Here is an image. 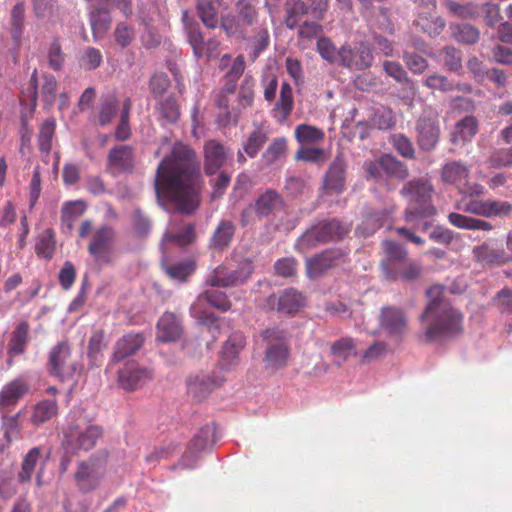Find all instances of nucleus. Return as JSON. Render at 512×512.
I'll return each mask as SVG.
<instances>
[{"mask_svg":"<svg viewBox=\"0 0 512 512\" xmlns=\"http://www.w3.org/2000/svg\"><path fill=\"white\" fill-rule=\"evenodd\" d=\"M203 185L201 164L195 150L181 142L175 143L156 169L154 187L157 197L173 203L178 211L190 214L200 204Z\"/></svg>","mask_w":512,"mask_h":512,"instance_id":"f257e3e1","label":"nucleus"},{"mask_svg":"<svg viewBox=\"0 0 512 512\" xmlns=\"http://www.w3.org/2000/svg\"><path fill=\"white\" fill-rule=\"evenodd\" d=\"M443 292L444 288L440 285H434L427 290L430 301L420 317L421 322H426V342L455 336L463 331V314L443 297Z\"/></svg>","mask_w":512,"mask_h":512,"instance_id":"f03ea898","label":"nucleus"},{"mask_svg":"<svg viewBox=\"0 0 512 512\" xmlns=\"http://www.w3.org/2000/svg\"><path fill=\"white\" fill-rule=\"evenodd\" d=\"M434 193V185L428 177L414 178L402 186L400 195L408 202L404 212L407 223L415 225L419 220L436 214L432 203Z\"/></svg>","mask_w":512,"mask_h":512,"instance_id":"7ed1b4c3","label":"nucleus"},{"mask_svg":"<svg viewBox=\"0 0 512 512\" xmlns=\"http://www.w3.org/2000/svg\"><path fill=\"white\" fill-rule=\"evenodd\" d=\"M261 336L266 343L263 357L264 369L276 373L284 369L290 359V343L287 331L278 327L267 328Z\"/></svg>","mask_w":512,"mask_h":512,"instance_id":"20e7f679","label":"nucleus"},{"mask_svg":"<svg viewBox=\"0 0 512 512\" xmlns=\"http://www.w3.org/2000/svg\"><path fill=\"white\" fill-rule=\"evenodd\" d=\"M349 230L348 226L337 219L320 221L298 238L296 249L305 253L320 244L341 240L349 233Z\"/></svg>","mask_w":512,"mask_h":512,"instance_id":"39448f33","label":"nucleus"},{"mask_svg":"<svg viewBox=\"0 0 512 512\" xmlns=\"http://www.w3.org/2000/svg\"><path fill=\"white\" fill-rule=\"evenodd\" d=\"M231 260L235 264V268L229 267L228 263L215 268L207 281L210 286L229 288L248 281L254 272L253 260L238 252L233 254Z\"/></svg>","mask_w":512,"mask_h":512,"instance_id":"423d86ee","label":"nucleus"},{"mask_svg":"<svg viewBox=\"0 0 512 512\" xmlns=\"http://www.w3.org/2000/svg\"><path fill=\"white\" fill-rule=\"evenodd\" d=\"M469 176L470 167L460 160L446 162L440 173L441 181L454 186L459 194L470 198L484 195L485 187L480 183L469 182Z\"/></svg>","mask_w":512,"mask_h":512,"instance_id":"0eeeda50","label":"nucleus"},{"mask_svg":"<svg viewBox=\"0 0 512 512\" xmlns=\"http://www.w3.org/2000/svg\"><path fill=\"white\" fill-rule=\"evenodd\" d=\"M102 429L97 425L70 423L63 430L62 447L66 453L75 454L79 450L92 449L101 437Z\"/></svg>","mask_w":512,"mask_h":512,"instance_id":"6e6552de","label":"nucleus"},{"mask_svg":"<svg viewBox=\"0 0 512 512\" xmlns=\"http://www.w3.org/2000/svg\"><path fill=\"white\" fill-rule=\"evenodd\" d=\"M105 471L106 466L103 460L89 457L86 460L80 461L74 473L77 489L83 494L95 491L100 486Z\"/></svg>","mask_w":512,"mask_h":512,"instance_id":"1a4fd4ad","label":"nucleus"},{"mask_svg":"<svg viewBox=\"0 0 512 512\" xmlns=\"http://www.w3.org/2000/svg\"><path fill=\"white\" fill-rule=\"evenodd\" d=\"M81 370L80 364L71 357L67 342L63 341L54 346L49 353V373L61 380L72 378Z\"/></svg>","mask_w":512,"mask_h":512,"instance_id":"9d476101","label":"nucleus"},{"mask_svg":"<svg viewBox=\"0 0 512 512\" xmlns=\"http://www.w3.org/2000/svg\"><path fill=\"white\" fill-rule=\"evenodd\" d=\"M338 58L341 65L355 71L365 70L373 62V54L370 47L362 41L343 45L338 51Z\"/></svg>","mask_w":512,"mask_h":512,"instance_id":"9b49d317","label":"nucleus"},{"mask_svg":"<svg viewBox=\"0 0 512 512\" xmlns=\"http://www.w3.org/2000/svg\"><path fill=\"white\" fill-rule=\"evenodd\" d=\"M154 377L152 369L139 364L136 361H128L118 371L119 386L127 391L133 392L150 382Z\"/></svg>","mask_w":512,"mask_h":512,"instance_id":"f8f14e48","label":"nucleus"},{"mask_svg":"<svg viewBox=\"0 0 512 512\" xmlns=\"http://www.w3.org/2000/svg\"><path fill=\"white\" fill-rule=\"evenodd\" d=\"M135 149L131 145H116L107 154L106 168L113 175L131 173L135 168Z\"/></svg>","mask_w":512,"mask_h":512,"instance_id":"ddd939ff","label":"nucleus"},{"mask_svg":"<svg viewBox=\"0 0 512 512\" xmlns=\"http://www.w3.org/2000/svg\"><path fill=\"white\" fill-rule=\"evenodd\" d=\"M379 326L389 336H402L407 331L408 319L403 309L396 306H384L379 314Z\"/></svg>","mask_w":512,"mask_h":512,"instance_id":"4468645a","label":"nucleus"},{"mask_svg":"<svg viewBox=\"0 0 512 512\" xmlns=\"http://www.w3.org/2000/svg\"><path fill=\"white\" fill-rule=\"evenodd\" d=\"M115 239V230L111 226H102L94 233L88 252L95 262L104 264L110 261L111 244Z\"/></svg>","mask_w":512,"mask_h":512,"instance_id":"2eb2a0df","label":"nucleus"},{"mask_svg":"<svg viewBox=\"0 0 512 512\" xmlns=\"http://www.w3.org/2000/svg\"><path fill=\"white\" fill-rule=\"evenodd\" d=\"M305 296L296 289L283 290L279 295L273 293L267 298L266 307L280 313L294 314L305 305Z\"/></svg>","mask_w":512,"mask_h":512,"instance_id":"dca6fc26","label":"nucleus"},{"mask_svg":"<svg viewBox=\"0 0 512 512\" xmlns=\"http://www.w3.org/2000/svg\"><path fill=\"white\" fill-rule=\"evenodd\" d=\"M343 254L337 249H327L307 258L305 261L306 274L309 278H319L329 269L337 266Z\"/></svg>","mask_w":512,"mask_h":512,"instance_id":"f3484780","label":"nucleus"},{"mask_svg":"<svg viewBox=\"0 0 512 512\" xmlns=\"http://www.w3.org/2000/svg\"><path fill=\"white\" fill-rule=\"evenodd\" d=\"M203 157L205 174L213 176L225 166L229 157V151L222 143L211 139L204 144Z\"/></svg>","mask_w":512,"mask_h":512,"instance_id":"a211bd4d","label":"nucleus"},{"mask_svg":"<svg viewBox=\"0 0 512 512\" xmlns=\"http://www.w3.org/2000/svg\"><path fill=\"white\" fill-rule=\"evenodd\" d=\"M225 379L222 376L210 374H193L186 380L188 393L197 400L207 397L214 389L221 386Z\"/></svg>","mask_w":512,"mask_h":512,"instance_id":"6ab92c4d","label":"nucleus"},{"mask_svg":"<svg viewBox=\"0 0 512 512\" xmlns=\"http://www.w3.org/2000/svg\"><path fill=\"white\" fill-rule=\"evenodd\" d=\"M183 334V325L179 316L166 311L156 324V341L169 343L178 341Z\"/></svg>","mask_w":512,"mask_h":512,"instance_id":"aec40b11","label":"nucleus"},{"mask_svg":"<svg viewBox=\"0 0 512 512\" xmlns=\"http://www.w3.org/2000/svg\"><path fill=\"white\" fill-rule=\"evenodd\" d=\"M417 144L424 151L433 150L440 138V127L436 118L422 116L416 123Z\"/></svg>","mask_w":512,"mask_h":512,"instance_id":"412c9836","label":"nucleus"},{"mask_svg":"<svg viewBox=\"0 0 512 512\" xmlns=\"http://www.w3.org/2000/svg\"><path fill=\"white\" fill-rule=\"evenodd\" d=\"M245 345L246 339L242 333H232L224 343L221 351L219 359L220 367L225 371H229L235 367L239 362V353L244 349Z\"/></svg>","mask_w":512,"mask_h":512,"instance_id":"4be33fe9","label":"nucleus"},{"mask_svg":"<svg viewBox=\"0 0 512 512\" xmlns=\"http://www.w3.org/2000/svg\"><path fill=\"white\" fill-rule=\"evenodd\" d=\"M346 163L341 156H336L330 164L323 180V189L329 194H340L345 189Z\"/></svg>","mask_w":512,"mask_h":512,"instance_id":"5701e85b","label":"nucleus"},{"mask_svg":"<svg viewBox=\"0 0 512 512\" xmlns=\"http://www.w3.org/2000/svg\"><path fill=\"white\" fill-rule=\"evenodd\" d=\"M144 344L142 333L130 332L123 335L115 344L112 361L119 362L124 358L135 354Z\"/></svg>","mask_w":512,"mask_h":512,"instance_id":"b1692460","label":"nucleus"},{"mask_svg":"<svg viewBox=\"0 0 512 512\" xmlns=\"http://www.w3.org/2000/svg\"><path fill=\"white\" fill-rule=\"evenodd\" d=\"M29 389L28 382L21 377L8 382L0 391V407L15 406Z\"/></svg>","mask_w":512,"mask_h":512,"instance_id":"393cba45","label":"nucleus"},{"mask_svg":"<svg viewBox=\"0 0 512 512\" xmlns=\"http://www.w3.org/2000/svg\"><path fill=\"white\" fill-rule=\"evenodd\" d=\"M283 205L280 194L272 189H267L260 194L253 204L254 213L259 219L269 216Z\"/></svg>","mask_w":512,"mask_h":512,"instance_id":"a878e982","label":"nucleus"},{"mask_svg":"<svg viewBox=\"0 0 512 512\" xmlns=\"http://www.w3.org/2000/svg\"><path fill=\"white\" fill-rule=\"evenodd\" d=\"M89 22L94 40L102 39L112 24L110 10L105 6H96L89 13Z\"/></svg>","mask_w":512,"mask_h":512,"instance_id":"bb28decb","label":"nucleus"},{"mask_svg":"<svg viewBox=\"0 0 512 512\" xmlns=\"http://www.w3.org/2000/svg\"><path fill=\"white\" fill-rule=\"evenodd\" d=\"M423 272L422 266L408 258L396 267H386L385 277L389 280L413 281L421 277Z\"/></svg>","mask_w":512,"mask_h":512,"instance_id":"cd10ccee","label":"nucleus"},{"mask_svg":"<svg viewBox=\"0 0 512 512\" xmlns=\"http://www.w3.org/2000/svg\"><path fill=\"white\" fill-rule=\"evenodd\" d=\"M294 109L293 89L288 82H283L280 88L279 99L275 103L273 112L274 118L280 122H285Z\"/></svg>","mask_w":512,"mask_h":512,"instance_id":"c85d7f7f","label":"nucleus"},{"mask_svg":"<svg viewBox=\"0 0 512 512\" xmlns=\"http://www.w3.org/2000/svg\"><path fill=\"white\" fill-rule=\"evenodd\" d=\"M392 211L387 208L369 209L366 211L362 225L357 228L363 236H369L380 229L388 220Z\"/></svg>","mask_w":512,"mask_h":512,"instance_id":"c756f323","label":"nucleus"},{"mask_svg":"<svg viewBox=\"0 0 512 512\" xmlns=\"http://www.w3.org/2000/svg\"><path fill=\"white\" fill-rule=\"evenodd\" d=\"M222 0H195V7L198 17L208 29H215L218 26V9Z\"/></svg>","mask_w":512,"mask_h":512,"instance_id":"7c9ffc66","label":"nucleus"},{"mask_svg":"<svg viewBox=\"0 0 512 512\" xmlns=\"http://www.w3.org/2000/svg\"><path fill=\"white\" fill-rule=\"evenodd\" d=\"M382 249L385 255V259L381 261L380 266L382 268L384 275H386L387 266L396 267L397 265H399L401 262L408 258L407 249L403 245L395 241H383Z\"/></svg>","mask_w":512,"mask_h":512,"instance_id":"2f4dec72","label":"nucleus"},{"mask_svg":"<svg viewBox=\"0 0 512 512\" xmlns=\"http://www.w3.org/2000/svg\"><path fill=\"white\" fill-rule=\"evenodd\" d=\"M269 139V130L256 126L242 143V148L249 158H255Z\"/></svg>","mask_w":512,"mask_h":512,"instance_id":"473e14b6","label":"nucleus"},{"mask_svg":"<svg viewBox=\"0 0 512 512\" xmlns=\"http://www.w3.org/2000/svg\"><path fill=\"white\" fill-rule=\"evenodd\" d=\"M107 348L105 332L102 329L92 332L88 341L87 356L91 367H99L103 362V351Z\"/></svg>","mask_w":512,"mask_h":512,"instance_id":"72a5a7b5","label":"nucleus"},{"mask_svg":"<svg viewBox=\"0 0 512 512\" xmlns=\"http://www.w3.org/2000/svg\"><path fill=\"white\" fill-rule=\"evenodd\" d=\"M42 450L40 447L31 448L23 457L21 468L17 474L20 484L30 483L40 460Z\"/></svg>","mask_w":512,"mask_h":512,"instance_id":"f704fd0d","label":"nucleus"},{"mask_svg":"<svg viewBox=\"0 0 512 512\" xmlns=\"http://www.w3.org/2000/svg\"><path fill=\"white\" fill-rule=\"evenodd\" d=\"M308 11L309 7L304 1L288 0L285 5V26L290 30L297 28Z\"/></svg>","mask_w":512,"mask_h":512,"instance_id":"c9c22d12","label":"nucleus"},{"mask_svg":"<svg viewBox=\"0 0 512 512\" xmlns=\"http://www.w3.org/2000/svg\"><path fill=\"white\" fill-rule=\"evenodd\" d=\"M448 221L452 226L459 229L483 231H490L493 229L492 224L488 221L466 216L456 212L449 213Z\"/></svg>","mask_w":512,"mask_h":512,"instance_id":"e433bc0d","label":"nucleus"},{"mask_svg":"<svg viewBox=\"0 0 512 512\" xmlns=\"http://www.w3.org/2000/svg\"><path fill=\"white\" fill-rule=\"evenodd\" d=\"M30 325L27 321L20 322L13 332L8 344V354L10 356H17L25 351L28 342V334Z\"/></svg>","mask_w":512,"mask_h":512,"instance_id":"4c0bfd02","label":"nucleus"},{"mask_svg":"<svg viewBox=\"0 0 512 512\" xmlns=\"http://www.w3.org/2000/svg\"><path fill=\"white\" fill-rule=\"evenodd\" d=\"M414 23L424 33H427L430 36H437L441 34L446 26V22L442 17L434 16L430 11L419 12Z\"/></svg>","mask_w":512,"mask_h":512,"instance_id":"58836bf2","label":"nucleus"},{"mask_svg":"<svg viewBox=\"0 0 512 512\" xmlns=\"http://www.w3.org/2000/svg\"><path fill=\"white\" fill-rule=\"evenodd\" d=\"M58 409L59 407L56 400L43 399L35 404L30 418L31 422L38 426L50 421L57 416Z\"/></svg>","mask_w":512,"mask_h":512,"instance_id":"ea45409f","label":"nucleus"},{"mask_svg":"<svg viewBox=\"0 0 512 512\" xmlns=\"http://www.w3.org/2000/svg\"><path fill=\"white\" fill-rule=\"evenodd\" d=\"M478 131V120L472 116H465L455 125L451 141L454 144L470 140Z\"/></svg>","mask_w":512,"mask_h":512,"instance_id":"a19ab883","label":"nucleus"},{"mask_svg":"<svg viewBox=\"0 0 512 512\" xmlns=\"http://www.w3.org/2000/svg\"><path fill=\"white\" fill-rule=\"evenodd\" d=\"M380 164L382 165L383 173H385L388 177L403 181L409 175L407 165L392 154H382L380 156Z\"/></svg>","mask_w":512,"mask_h":512,"instance_id":"79ce46f5","label":"nucleus"},{"mask_svg":"<svg viewBox=\"0 0 512 512\" xmlns=\"http://www.w3.org/2000/svg\"><path fill=\"white\" fill-rule=\"evenodd\" d=\"M235 234V225L229 220H223L215 229L211 238V246L223 250L230 245Z\"/></svg>","mask_w":512,"mask_h":512,"instance_id":"37998d69","label":"nucleus"},{"mask_svg":"<svg viewBox=\"0 0 512 512\" xmlns=\"http://www.w3.org/2000/svg\"><path fill=\"white\" fill-rule=\"evenodd\" d=\"M423 84L431 90H440L442 92H450L454 90L471 92L472 88L469 84H454L444 75L433 74L425 78Z\"/></svg>","mask_w":512,"mask_h":512,"instance_id":"c03bdc74","label":"nucleus"},{"mask_svg":"<svg viewBox=\"0 0 512 512\" xmlns=\"http://www.w3.org/2000/svg\"><path fill=\"white\" fill-rule=\"evenodd\" d=\"M287 153V140L285 137L274 138L262 154V161L272 165L285 158Z\"/></svg>","mask_w":512,"mask_h":512,"instance_id":"a18cd8bd","label":"nucleus"},{"mask_svg":"<svg viewBox=\"0 0 512 512\" xmlns=\"http://www.w3.org/2000/svg\"><path fill=\"white\" fill-rule=\"evenodd\" d=\"M196 269V264L193 260H185L164 266L165 273L172 279L185 282Z\"/></svg>","mask_w":512,"mask_h":512,"instance_id":"49530a36","label":"nucleus"},{"mask_svg":"<svg viewBox=\"0 0 512 512\" xmlns=\"http://www.w3.org/2000/svg\"><path fill=\"white\" fill-rule=\"evenodd\" d=\"M136 36L135 27L126 22L120 21L115 25L113 30V39L115 44L121 49L129 47Z\"/></svg>","mask_w":512,"mask_h":512,"instance_id":"de8ad7c7","label":"nucleus"},{"mask_svg":"<svg viewBox=\"0 0 512 512\" xmlns=\"http://www.w3.org/2000/svg\"><path fill=\"white\" fill-rule=\"evenodd\" d=\"M185 31L195 57L197 59L201 58L204 53V36L199 24L196 22H186Z\"/></svg>","mask_w":512,"mask_h":512,"instance_id":"09e8293b","label":"nucleus"},{"mask_svg":"<svg viewBox=\"0 0 512 512\" xmlns=\"http://www.w3.org/2000/svg\"><path fill=\"white\" fill-rule=\"evenodd\" d=\"M451 30L455 40L464 44H474L480 37L478 28L468 23L452 24Z\"/></svg>","mask_w":512,"mask_h":512,"instance_id":"8fccbe9b","label":"nucleus"},{"mask_svg":"<svg viewBox=\"0 0 512 512\" xmlns=\"http://www.w3.org/2000/svg\"><path fill=\"white\" fill-rule=\"evenodd\" d=\"M370 122L373 127L380 130H388L395 126L396 118L389 107L381 106L374 110L370 116Z\"/></svg>","mask_w":512,"mask_h":512,"instance_id":"3c124183","label":"nucleus"},{"mask_svg":"<svg viewBox=\"0 0 512 512\" xmlns=\"http://www.w3.org/2000/svg\"><path fill=\"white\" fill-rule=\"evenodd\" d=\"M155 108L169 123H175L180 117V109L173 96H167L159 99Z\"/></svg>","mask_w":512,"mask_h":512,"instance_id":"603ef678","label":"nucleus"},{"mask_svg":"<svg viewBox=\"0 0 512 512\" xmlns=\"http://www.w3.org/2000/svg\"><path fill=\"white\" fill-rule=\"evenodd\" d=\"M118 100L115 96L103 99L99 106L98 124L102 127L109 125L118 112Z\"/></svg>","mask_w":512,"mask_h":512,"instance_id":"864d4df0","label":"nucleus"},{"mask_svg":"<svg viewBox=\"0 0 512 512\" xmlns=\"http://www.w3.org/2000/svg\"><path fill=\"white\" fill-rule=\"evenodd\" d=\"M255 84L256 82L252 75H245L238 91V107L240 109H245L252 106L255 97Z\"/></svg>","mask_w":512,"mask_h":512,"instance_id":"5fc2aeb1","label":"nucleus"},{"mask_svg":"<svg viewBox=\"0 0 512 512\" xmlns=\"http://www.w3.org/2000/svg\"><path fill=\"white\" fill-rule=\"evenodd\" d=\"M295 137L302 144H317L324 139V132L314 126L300 124L295 129Z\"/></svg>","mask_w":512,"mask_h":512,"instance_id":"6e6d98bb","label":"nucleus"},{"mask_svg":"<svg viewBox=\"0 0 512 512\" xmlns=\"http://www.w3.org/2000/svg\"><path fill=\"white\" fill-rule=\"evenodd\" d=\"M389 142L397 153L406 159L415 158V148L410 138L402 133L392 134Z\"/></svg>","mask_w":512,"mask_h":512,"instance_id":"4d7b16f0","label":"nucleus"},{"mask_svg":"<svg viewBox=\"0 0 512 512\" xmlns=\"http://www.w3.org/2000/svg\"><path fill=\"white\" fill-rule=\"evenodd\" d=\"M56 249V242L51 230H46L41 234L35 244V252L38 257L51 259Z\"/></svg>","mask_w":512,"mask_h":512,"instance_id":"13d9d810","label":"nucleus"},{"mask_svg":"<svg viewBox=\"0 0 512 512\" xmlns=\"http://www.w3.org/2000/svg\"><path fill=\"white\" fill-rule=\"evenodd\" d=\"M55 128L56 121L54 118L46 119L41 125L38 135V143L42 152L49 153L51 151Z\"/></svg>","mask_w":512,"mask_h":512,"instance_id":"bf43d9fd","label":"nucleus"},{"mask_svg":"<svg viewBox=\"0 0 512 512\" xmlns=\"http://www.w3.org/2000/svg\"><path fill=\"white\" fill-rule=\"evenodd\" d=\"M85 205L81 201L65 203L61 209V221L68 229L73 228V223L84 213Z\"/></svg>","mask_w":512,"mask_h":512,"instance_id":"052dcab7","label":"nucleus"},{"mask_svg":"<svg viewBox=\"0 0 512 512\" xmlns=\"http://www.w3.org/2000/svg\"><path fill=\"white\" fill-rule=\"evenodd\" d=\"M199 299L205 300L212 307L227 312L231 309L232 303L226 293L217 290H206Z\"/></svg>","mask_w":512,"mask_h":512,"instance_id":"680f3d73","label":"nucleus"},{"mask_svg":"<svg viewBox=\"0 0 512 512\" xmlns=\"http://www.w3.org/2000/svg\"><path fill=\"white\" fill-rule=\"evenodd\" d=\"M446 7L453 16L462 19H474L479 14L477 5L473 3L460 4L449 0L446 2Z\"/></svg>","mask_w":512,"mask_h":512,"instance_id":"e2e57ef3","label":"nucleus"},{"mask_svg":"<svg viewBox=\"0 0 512 512\" xmlns=\"http://www.w3.org/2000/svg\"><path fill=\"white\" fill-rule=\"evenodd\" d=\"M20 415L21 412H17L14 415L4 416L2 418L4 437L8 442H12L19 438L21 431Z\"/></svg>","mask_w":512,"mask_h":512,"instance_id":"0e129e2a","label":"nucleus"},{"mask_svg":"<svg viewBox=\"0 0 512 512\" xmlns=\"http://www.w3.org/2000/svg\"><path fill=\"white\" fill-rule=\"evenodd\" d=\"M443 62L447 70L458 72L462 68V53L459 49L447 46L442 49Z\"/></svg>","mask_w":512,"mask_h":512,"instance_id":"69168bd1","label":"nucleus"},{"mask_svg":"<svg viewBox=\"0 0 512 512\" xmlns=\"http://www.w3.org/2000/svg\"><path fill=\"white\" fill-rule=\"evenodd\" d=\"M237 17L246 26H252L257 22L258 13L256 9L246 0H239L236 3Z\"/></svg>","mask_w":512,"mask_h":512,"instance_id":"338daca9","label":"nucleus"},{"mask_svg":"<svg viewBox=\"0 0 512 512\" xmlns=\"http://www.w3.org/2000/svg\"><path fill=\"white\" fill-rule=\"evenodd\" d=\"M169 87L170 79L166 73L154 74L149 81L150 91L157 100L164 98Z\"/></svg>","mask_w":512,"mask_h":512,"instance_id":"774afa93","label":"nucleus"}]
</instances>
